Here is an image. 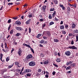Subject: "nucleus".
<instances>
[{
	"instance_id": "12",
	"label": "nucleus",
	"mask_w": 78,
	"mask_h": 78,
	"mask_svg": "<svg viewBox=\"0 0 78 78\" xmlns=\"http://www.w3.org/2000/svg\"><path fill=\"white\" fill-rule=\"evenodd\" d=\"M53 2H54L55 4L57 5L58 3V2L57 0H53Z\"/></svg>"
},
{
	"instance_id": "26",
	"label": "nucleus",
	"mask_w": 78,
	"mask_h": 78,
	"mask_svg": "<svg viewBox=\"0 0 78 78\" xmlns=\"http://www.w3.org/2000/svg\"><path fill=\"white\" fill-rule=\"evenodd\" d=\"M44 64H48V60L45 61L44 62Z\"/></svg>"
},
{
	"instance_id": "1",
	"label": "nucleus",
	"mask_w": 78,
	"mask_h": 78,
	"mask_svg": "<svg viewBox=\"0 0 78 78\" xmlns=\"http://www.w3.org/2000/svg\"><path fill=\"white\" fill-rule=\"evenodd\" d=\"M29 65L30 66H36V63H35L34 62L31 61L29 63Z\"/></svg>"
},
{
	"instance_id": "47",
	"label": "nucleus",
	"mask_w": 78,
	"mask_h": 78,
	"mask_svg": "<svg viewBox=\"0 0 78 78\" xmlns=\"http://www.w3.org/2000/svg\"><path fill=\"white\" fill-rule=\"evenodd\" d=\"M68 11H70V8L69 7H68L67 8Z\"/></svg>"
},
{
	"instance_id": "28",
	"label": "nucleus",
	"mask_w": 78,
	"mask_h": 78,
	"mask_svg": "<svg viewBox=\"0 0 78 78\" xmlns=\"http://www.w3.org/2000/svg\"><path fill=\"white\" fill-rule=\"evenodd\" d=\"M14 32V30H12L10 32V34H13V33Z\"/></svg>"
},
{
	"instance_id": "22",
	"label": "nucleus",
	"mask_w": 78,
	"mask_h": 78,
	"mask_svg": "<svg viewBox=\"0 0 78 78\" xmlns=\"http://www.w3.org/2000/svg\"><path fill=\"white\" fill-rule=\"evenodd\" d=\"M4 45H5V48H7L8 49V48L7 47V44H6V42L5 43Z\"/></svg>"
},
{
	"instance_id": "41",
	"label": "nucleus",
	"mask_w": 78,
	"mask_h": 78,
	"mask_svg": "<svg viewBox=\"0 0 78 78\" xmlns=\"http://www.w3.org/2000/svg\"><path fill=\"white\" fill-rule=\"evenodd\" d=\"M54 20H55V21H58V20L56 18V17H55V18H54Z\"/></svg>"
},
{
	"instance_id": "40",
	"label": "nucleus",
	"mask_w": 78,
	"mask_h": 78,
	"mask_svg": "<svg viewBox=\"0 0 78 78\" xmlns=\"http://www.w3.org/2000/svg\"><path fill=\"white\" fill-rule=\"evenodd\" d=\"M41 44H43L44 42V40H41L40 42Z\"/></svg>"
},
{
	"instance_id": "24",
	"label": "nucleus",
	"mask_w": 78,
	"mask_h": 78,
	"mask_svg": "<svg viewBox=\"0 0 78 78\" xmlns=\"http://www.w3.org/2000/svg\"><path fill=\"white\" fill-rule=\"evenodd\" d=\"M56 61L58 62H59L61 61V59L59 58H58L56 60Z\"/></svg>"
},
{
	"instance_id": "19",
	"label": "nucleus",
	"mask_w": 78,
	"mask_h": 78,
	"mask_svg": "<svg viewBox=\"0 0 78 78\" xmlns=\"http://www.w3.org/2000/svg\"><path fill=\"white\" fill-rule=\"evenodd\" d=\"M29 48H30V50L33 53H34V50H33V48H31V47H30H30H29Z\"/></svg>"
},
{
	"instance_id": "5",
	"label": "nucleus",
	"mask_w": 78,
	"mask_h": 78,
	"mask_svg": "<svg viewBox=\"0 0 78 78\" xmlns=\"http://www.w3.org/2000/svg\"><path fill=\"white\" fill-rule=\"evenodd\" d=\"M31 20L30 19H29L26 22V24L27 25H29V24H30V22H31Z\"/></svg>"
},
{
	"instance_id": "51",
	"label": "nucleus",
	"mask_w": 78,
	"mask_h": 78,
	"mask_svg": "<svg viewBox=\"0 0 78 78\" xmlns=\"http://www.w3.org/2000/svg\"><path fill=\"white\" fill-rule=\"evenodd\" d=\"M21 70L20 69H17L16 70L17 72H19V73H20V72Z\"/></svg>"
},
{
	"instance_id": "61",
	"label": "nucleus",
	"mask_w": 78,
	"mask_h": 78,
	"mask_svg": "<svg viewBox=\"0 0 78 78\" xmlns=\"http://www.w3.org/2000/svg\"><path fill=\"white\" fill-rule=\"evenodd\" d=\"M45 24H44L42 26V28H44V27H45Z\"/></svg>"
},
{
	"instance_id": "44",
	"label": "nucleus",
	"mask_w": 78,
	"mask_h": 78,
	"mask_svg": "<svg viewBox=\"0 0 78 78\" xmlns=\"http://www.w3.org/2000/svg\"><path fill=\"white\" fill-rule=\"evenodd\" d=\"M29 33H31V28L30 27L29 28Z\"/></svg>"
},
{
	"instance_id": "42",
	"label": "nucleus",
	"mask_w": 78,
	"mask_h": 78,
	"mask_svg": "<svg viewBox=\"0 0 78 78\" xmlns=\"http://www.w3.org/2000/svg\"><path fill=\"white\" fill-rule=\"evenodd\" d=\"M76 42L78 41V35L76 36Z\"/></svg>"
},
{
	"instance_id": "36",
	"label": "nucleus",
	"mask_w": 78,
	"mask_h": 78,
	"mask_svg": "<svg viewBox=\"0 0 78 78\" xmlns=\"http://www.w3.org/2000/svg\"><path fill=\"white\" fill-rule=\"evenodd\" d=\"M53 24H54V22L52 21L51 22L49 23V25H53Z\"/></svg>"
},
{
	"instance_id": "62",
	"label": "nucleus",
	"mask_w": 78,
	"mask_h": 78,
	"mask_svg": "<svg viewBox=\"0 0 78 78\" xmlns=\"http://www.w3.org/2000/svg\"><path fill=\"white\" fill-rule=\"evenodd\" d=\"M67 73H71V71H68L67 72Z\"/></svg>"
},
{
	"instance_id": "3",
	"label": "nucleus",
	"mask_w": 78,
	"mask_h": 78,
	"mask_svg": "<svg viewBox=\"0 0 78 78\" xmlns=\"http://www.w3.org/2000/svg\"><path fill=\"white\" fill-rule=\"evenodd\" d=\"M16 30L19 31H22V30H23V29L20 27H16Z\"/></svg>"
},
{
	"instance_id": "54",
	"label": "nucleus",
	"mask_w": 78,
	"mask_h": 78,
	"mask_svg": "<svg viewBox=\"0 0 78 78\" xmlns=\"http://www.w3.org/2000/svg\"><path fill=\"white\" fill-rule=\"evenodd\" d=\"M41 56V57H44V54H41L40 55Z\"/></svg>"
},
{
	"instance_id": "58",
	"label": "nucleus",
	"mask_w": 78,
	"mask_h": 78,
	"mask_svg": "<svg viewBox=\"0 0 78 78\" xmlns=\"http://www.w3.org/2000/svg\"><path fill=\"white\" fill-rule=\"evenodd\" d=\"M72 35H73V34L72 33H70V34H69V36H72Z\"/></svg>"
},
{
	"instance_id": "21",
	"label": "nucleus",
	"mask_w": 78,
	"mask_h": 78,
	"mask_svg": "<svg viewBox=\"0 0 78 78\" xmlns=\"http://www.w3.org/2000/svg\"><path fill=\"white\" fill-rule=\"evenodd\" d=\"M72 49H76V50H77V48L76 47H75L74 46H72Z\"/></svg>"
},
{
	"instance_id": "43",
	"label": "nucleus",
	"mask_w": 78,
	"mask_h": 78,
	"mask_svg": "<svg viewBox=\"0 0 78 78\" xmlns=\"http://www.w3.org/2000/svg\"><path fill=\"white\" fill-rule=\"evenodd\" d=\"M41 71H42V70H41V69H39L38 70V72H39V73L41 72Z\"/></svg>"
},
{
	"instance_id": "57",
	"label": "nucleus",
	"mask_w": 78,
	"mask_h": 78,
	"mask_svg": "<svg viewBox=\"0 0 78 78\" xmlns=\"http://www.w3.org/2000/svg\"><path fill=\"white\" fill-rule=\"evenodd\" d=\"M43 38L44 39H47V37L45 36H44Z\"/></svg>"
},
{
	"instance_id": "50",
	"label": "nucleus",
	"mask_w": 78,
	"mask_h": 78,
	"mask_svg": "<svg viewBox=\"0 0 78 78\" xmlns=\"http://www.w3.org/2000/svg\"><path fill=\"white\" fill-rule=\"evenodd\" d=\"M65 28H66V29H67L68 28V25L66 24L65 25Z\"/></svg>"
},
{
	"instance_id": "31",
	"label": "nucleus",
	"mask_w": 78,
	"mask_h": 78,
	"mask_svg": "<svg viewBox=\"0 0 78 78\" xmlns=\"http://www.w3.org/2000/svg\"><path fill=\"white\" fill-rule=\"evenodd\" d=\"M76 65L75 64L73 63L71 65V67H74V66H75Z\"/></svg>"
},
{
	"instance_id": "30",
	"label": "nucleus",
	"mask_w": 78,
	"mask_h": 78,
	"mask_svg": "<svg viewBox=\"0 0 78 78\" xmlns=\"http://www.w3.org/2000/svg\"><path fill=\"white\" fill-rule=\"evenodd\" d=\"M62 34H66V31H65L62 30Z\"/></svg>"
},
{
	"instance_id": "55",
	"label": "nucleus",
	"mask_w": 78,
	"mask_h": 78,
	"mask_svg": "<svg viewBox=\"0 0 78 78\" xmlns=\"http://www.w3.org/2000/svg\"><path fill=\"white\" fill-rule=\"evenodd\" d=\"M11 25H10L9 26V27L8 28V30H9V29H10V28H11Z\"/></svg>"
},
{
	"instance_id": "63",
	"label": "nucleus",
	"mask_w": 78,
	"mask_h": 78,
	"mask_svg": "<svg viewBox=\"0 0 78 78\" xmlns=\"http://www.w3.org/2000/svg\"><path fill=\"white\" fill-rule=\"evenodd\" d=\"M15 75H16V76H18V75H19V74H18V73H15Z\"/></svg>"
},
{
	"instance_id": "4",
	"label": "nucleus",
	"mask_w": 78,
	"mask_h": 78,
	"mask_svg": "<svg viewBox=\"0 0 78 78\" xmlns=\"http://www.w3.org/2000/svg\"><path fill=\"white\" fill-rule=\"evenodd\" d=\"M65 54L67 56H70V52L69 51H66L65 52Z\"/></svg>"
},
{
	"instance_id": "29",
	"label": "nucleus",
	"mask_w": 78,
	"mask_h": 78,
	"mask_svg": "<svg viewBox=\"0 0 78 78\" xmlns=\"http://www.w3.org/2000/svg\"><path fill=\"white\" fill-rule=\"evenodd\" d=\"M13 19H14V20H16L18 19V17L17 16H16V17H13L12 18Z\"/></svg>"
},
{
	"instance_id": "38",
	"label": "nucleus",
	"mask_w": 78,
	"mask_h": 78,
	"mask_svg": "<svg viewBox=\"0 0 78 78\" xmlns=\"http://www.w3.org/2000/svg\"><path fill=\"white\" fill-rule=\"evenodd\" d=\"M49 19H52V17H51V15H49Z\"/></svg>"
},
{
	"instance_id": "15",
	"label": "nucleus",
	"mask_w": 78,
	"mask_h": 78,
	"mask_svg": "<svg viewBox=\"0 0 78 78\" xmlns=\"http://www.w3.org/2000/svg\"><path fill=\"white\" fill-rule=\"evenodd\" d=\"M60 28L61 30H64V26L63 25L60 26Z\"/></svg>"
},
{
	"instance_id": "14",
	"label": "nucleus",
	"mask_w": 78,
	"mask_h": 78,
	"mask_svg": "<svg viewBox=\"0 0 78 78\" xmlns=\"http://www.w3.org/2000/svg\"><path fill=\"white\" fill-rule=\"evenodd\" d=\"M54 42H59V40L56 38H54Z\"/></svg>"
},
{
	"instance_id": "39",
	"label": "nucleus",
	"mask_w": 78,
	"mask_h": 78,
	"mask_svg": "<svg viewBox=\"0 0 78 78\" xmlns=\"http://www.w3.org/2000/svg\"><path fill=\"white\" fill-rule=\"evenodd\" d=\"M71 68V67L70 66H69V67H67L66 69V70H69Z\"/></svg>"
},
{
	"instance_id": "8",
	"label": "nucleus",
	"mask_w": 78,
	"mask_h": 78,
	"mask_svg": "<svg viewBox=\"0 0 78 78\" xmlns=\"http://www.w3.org/2000/svg\"><path fill=\"white\" fill-rule=\"evenodd\" d=\"M42 9L44 12H45V9H47V8H46V6L45 5H44L43 6Z\"/></svg>"
},
{
	"instance_id": "46",
	"label": "nucleus",
	"mask_w": 78,
	"mask_h": 78,
	"mask_svg": "<svg viewBox=\"0 0 78 78\" xmlns=\"http://www.w3.org/2000/svg\"><path fill=\"white\" fill-rule=\"evenodd\" d=\"M13 66V64L12 65H10L9 66V69H10V68H11Z\"/></svg>"
},
{
	"instance_id": "16",
	"label": "nucleus",
	"mask_w": 78,
	"mask_h": 78,
	"mask_svg": "<svg viewBox=\"0 0 78 78\" xmlns=\"http://www.w3.org/2000/svg\"><path fill=\"white\" fill-rule=\"evenodd\" d=\"M15 63V65H16L17 66H18V67H20V66H19V63L18 62H16Z\"/></svg>"
},
{
	"instance_id": "17",
	"label": "nucleus",
	"mask_w": 78,
	"mask_h": 78,
	"mask_svg": "<svg viewBox=\"0 0 78 78\" xmlns=\"http://www.w3.org/2000/svg\"><path fill=\"white\" fill-rule=\"evenodd\" d=\"M23 45L24 46H25L26 47H29H29H30V46L29 45L27 44H26L24 43V44H23Z\"/></svg>"
},
{
	"instance_id": "56",
	"label": "nucleus",
	"mask_w": 78,
	"mask_h": 78,
	"mask_svg": "<svg viewBox=\"0 0 78 78\" xmlns=\"http://www.w3.org/2000/svg\"><path fill=\"white\" fill-rule=\"evenodd\" d=\"M11 20L9 19L8 21V23H11Z\"/></svg>"
},
{
	"instance_id": "6",
	"label": "nucleus",
	"mask_w": 78,
	"mask_h": 78,
	"mask_svg": "<svg viewBox=\"0 0 78 78\" xmlns=\"http://www.w3.org/2000/svg\"><path fill=\"white\" fill-rule=\"evenodd\" d=\"M32 58V55H28L27 57V59H31Z\"/></svg>"
},
{
	"instance_id": "10",
	"label": "nucleus",
	"mask_w": 78,
	"mask_h": 78,
	"mask_svg": "<svg viewBox=\"0 0 78 78\" xmlns=\"http://www.w3.org/2000/svg\"><path fill=\"white\" fill-rule=\"evenodd\" d=\"M60 6L62 8L63 10H65V7L64 6V5L60 4Z\"/></svg>"
},
{
	"instance_id": "20",
	"label": "nucleus",
	"mask_w": 78,
	"mask_h": 78,
	"mask_svg": "<svg viewBox=\"0 0 78 78\" xmlns=\"http://www.w3.org/2000/svg\"><path fill=\"white\" fill-rule=\"evenodd\" d=\"M75 27V24L74 23H73L72 24V28H74Z\"/></svg>"
},
{
	"instance_id": "35",
	"label": "nucleus",
	"mask_w": 78,
	"mask_h": 78,
	"mask_svg": "<svg viewBox=\"0 0 78 78\" xmlns=\"http://www.w3.org/2000/svg\"><path fill=\"white\" fill-rule=\"evenodd\" d=\"M26 75L27 76H31V74L30 73H28Z\"/></svg>"
},
{
	"instance_id": "32",
	"label": "nucleus",
	"mask_w": 78,
	"mask_h": 78,
	"mask_svg": "<svg viewBox=\"0 0 78 78\" xmlns=\"http://www.w3.org/2000/svg\"><path fill=\"white\" fill-rule=\"evenodd\" d=\"M55 10V9L54 8H51L49 9L50 11H53Z\"/></svg>"
},
{
	"instance_id": "33",
	"label": "nucleus",
	"mask_w": 78,
	"mask_h": 78,
	"mask_svg": "<svg viewBox=\"0 0 78 78\" xmlns=\"http://www.w3.org/2000/svg\"><path fill=\"white\" fill-rule=\"evenodd\" d=\"M53 65L54 66H55V67H58V65L57 64H56L55 63H53Z\"/></svg>"
},
{
	"instance_id": "27",
	"label": "nucleus",
	"mask_w": 78,
	"mask_h": 78,
	"mask_svg": "<svg viewBox=\"0 0 78 78\" xmlns=\"http://www.w3.org/2000/svg\"><path fill=\"white\" fill-rule=\"evenodd\" d=\"M9 58H10V57H8L6 58V61H7V62H8V61L9 60Z\"/></svg>"
},
{
	"instance_id": "34",
	"label": "nucleus",
	"mask_w": 78,
	"mask_h": 78,
	"mask_svg": "<svg viewBox=\"0 0 78 78\" xmlns=\"http://www.w3.org/2000/svg\"><path fill=\"white\" fill-rule=\"evenodd\" d=\"M13 5V3L12 2H11V3H9L8 4V5Z\"/></svg>"
},
{
	"instance_id": "2",
	"label": "nucleus",
	"mask_w": 78,
	"mask_h": 78,
	"mask_svg": "<svg viewBox=\"0 0 78 78\" xmlns=\"http://www.w3.org/2000/svg\"><path fill=\"white\" fill-rule=\"evenodd\" d=\"M22 50H19L18 53V55H19V56H21V55H22Z\"/></svg>"
},
{
	"instance_id": "23",
	"label": "nucleus",
	"mask_w": 78,
	"mask_h": 78,
	"mask_svg": "<svg viewBox=\"0 0 78 78\" xmlns=\"http://www.w3.org/2000/svg\"><path fill=\"white\" fill-rule=\"evenodd\" d=\"M42 36V34H38L37 35V38H39L40 36Z\"/></svg>"
},
{
	"instance_id": "7",
	"label": "nucleus",
	"mask_w": 78,
	"mask_h": 78,
	"mask_svg": "<svg viewBox=\"0 0 78 78\" xmlns=\"http://www.w3.org/2000/svg\"><path fill=\"white\" fill-rule=\"evenodd\" d=\"M73 62L72 61H69V62H67L66 63V66H69L70 64H72Z\"/></svg>"
},
{
	"instance_id": "9",
	"label": "nucleus",
	"mask_w": 78,
	"mask_h": 78,
	"mask_svg": "<svg viewBox=\"0 0 78 78\" xmlns=\"http://www.w3.org/2000/svg\"><path fill=\"white\" fill-rule=\"evenodd\" d=\"M31 70L30 69H26L25 71V73H28L29 72H31Z\"/></svg>"
},
{
	"instance_id": "37",
	"label": "nucleus",
	"mask_w": 78,
	"mask_h": 78,
	"mask_svg": "<svg viewBox=\"0 0 78 78\" xmlns=\"http://www.w3.org/2000/svg\"><path fill=\"white\" fill-rule=\"evenodd\" d=\"M74 33H78V30H74Z\"/></svg>"
},
{
	"instance_id": "45",
	"label": "nucleus",
	"mask_w": 78,
	"mask_h": 78,
	"mask_svg": "<svg viewBox=\"0 0 78 78\" xmlns=\"http://www.w3.org/2000/svg\"><path fill=\"white\" fill-rule=\"evenodd\" d=\"M71 44L72 45H73V44H74V41H73L72 40L71 41Z\"/></svg>"
},
{
	"instance_id": "13",
	"label": "nucleus",
	"mask_w": 78,
	"mask_h": 78,
	"mask_svg": "<svg viewBox=\"0 0 78 78\" xmlns=\"http://www.w3.org/2000/svg\"><path fill=\"white\" fill-rule=\"evenodd\" d=\"M44 33H45V34H47L48 36L50 35V32L49 31H44Z\"/></svg>"
},
{
	"instance_id": "48",
	"label": "nucleus",
	"mask_w": 78,
	"mask_h": 78,
	"mask_svg": "<svg viewBox=\"0 0 78 78\" xmlns=\"http://www.w3.org/2000/svg\"><path fill=\"white\" fill-rule=\"evenodd\" d=\"M33 16L32 15V14H30L28 16V17H29V18H30V17H31Z\"/></svg>"
},
{
	"instance_id": "11",
	"label": "nucleus",
	"mask_w": 78,
	"mask_h": 78,
	"mask_svg": "<svg viewBox=\"0 0 78 78\" xmlns=\"http://www.w3.org/2000/svg\"><path fill=\"white\" fill-rule=\"evenodd\" d=\"M15 23L16 25H20L21 24V22H20V21H16Z\"/></svg>"
},
{
	"instance_id": "53",
	"label": "nucleus",
	"mask_w": 78,
	"mask_h": 78,
	"mask_svg": "<svg viewBox=\"0 0 78 78\" xmlns=\"http://www.w3.org/2000/svg\"><path fill=\"white\" fill-rule=\"evenodd\" d=\"M55 73H56V72H55V71H53L52 73V75H55Z\"/></svg>"
},
{
	"instance_id": "52",
	"label": "nucleus",
	"mask_w": 78,
	"mask_h": 78,
	"mask_svg": "<svg viewBox=\"0 0 78 78\" xmlns=\"http://www.w3.org/2000/svg\"><path fill=\"white\" fill-rule=\"evenodd\" d=\"M3 78H8V76H7V75H5L4 76Z\"/></svg>"
},
{
	"instance_id": "18",
	"label": "nucleus",
	"mask_w": 78,
	"mask_h": 78,
	"mask_svg": "<svg viewBox=\"0 0 78 78\" xmlns=\"http://www.w3.org/2000/svg\"><path fill=\"white\" fill-rule=\"evenodd\" d=\"M0 59L2 61V58H3V54H2V53H0Z\"/></svg>"
},
{
	"instance_id": "59",
	"label": "nucleus",
	"mask_w": 78,
	"mask_h": 78,
	"mask_svg": "<svg viewBox=\"0 0 78 78\" xmlns=\"http://www.w3.org/2000/svg\"><path fill=\"white\" fill-rule=\"evenodd\" d=\"M23 6H24V7H26V6H28V4H25V5H24Z\"/></svg>"
},
{
	"instance_id": "25",
	"label": "nucleus",
	"mask_w": 78,
	"mask_h": 78,
	"mask_svg": "<svg viewBox=\"0 0 78 78\" xmlns=\"http://www.w3.org/2000/svg\"><path fill=\"white\" fill-rule=\"evenodd\" d=\"M21 35V34H20V33H17L16 34V36H20V35Z\"/></svg>"
},
{
	"instance_id": "49",
	"label": "nucleus",
	"mask_w": 78,
	"mask_h": 78,
	"mask_svg": "<svg viewBox=\"0 0 78 78\" xmlns=\"http://www.w3.org/2000/svg\"><path fill=\"white\" fill-rule=\"evenodd\" d=\"M40 21V22H43L44 20V19H43V18H42L41 19H40L39 20Z\"/></svg>"
},
{
	"instance_id": "60",
	"label": "nucleus",
	"mask_w": 78,
	"mask_h": 78,
	"mask_svg": "<svg viewBox=\"0 0 78 78\" xmlns=\"http://www.w3.org/2000/svg\"><path fill=\"white\" fill-rule=\"evenodd\" d=\"M16 44H17V42L15 41L13 42V44L16 45Z\"/></svg>"
},
{
	"instance_id": "64",
	"label": "nucleus",
	"mask_w": 78,
	"mask_h": 78,
	"mask_svg": "<svg viewBox=\"0 0 78 78\" xmlns=\"http://www.w3.org/2000/svg\"><path fill=\"white\" fill-rule=\"evenodd\" d=\"M56 11H55L53 14H54L55 15H56Z\"/></svg>"
}]
</instances>
